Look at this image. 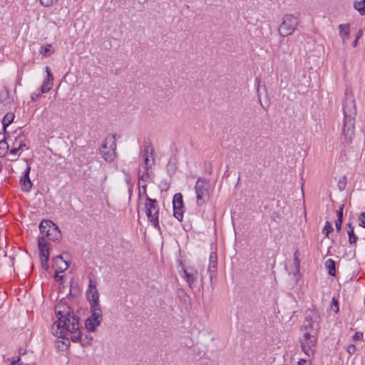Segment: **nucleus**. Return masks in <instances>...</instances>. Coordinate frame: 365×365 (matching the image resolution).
I'll return each instance as SVG.
<instances>
[{
    "label": "nucleus",
    "instance_id": "obj_11",
    "mask_svg": "<svg viewBox=\"0 0 365 365\" xmlns=\"http://www.w3.org/2000/svg\"><path fill=\"white\" fill-rule=\"evenodd\" d=\"M86 297L90 305L99 304V294L96 289V282L90 278L88 288L86 291Z\"/></svg>",
    "mask_w": 365,
    "mask_h": 365
},
{
    "label": "nucleus",
    "instance_id": "obj_17",
    "mask_svg": "<svg viewBox=\"0 0 365 365\" xmlns=\"http://www.w3.org/2000/svg\"><path fill=\"white\" fill-rule=\"evenodd\" d=\"M101 322L100 320L90 317L86 319L85 327L88 331L93 332L96 330V327L100 325Z\"/></svg>",
    "mask_w": 365,
    "mask_h": 365
},
{
    "label": "nucleus",
    "instance_id": "obj_23",
    "mask_svg": "<svg viewBox=\"0 0 365 365\" xmlns=\"http://www.w3.org/2000/svg\"><path fill=\"white\" fill-rule=\"evenodd\" d=\"M325 267L328 271V274H335L336 269H335V262L331 259H329L325 262Z\"/></svg>",
    "mask_w": 365,
    "mask_h": 365
},
{
    "label": "nucleus",
    "instance_id": "obj_35",
    "mask_svg": "<svg viewBox=\"0 0 365 365\" xmlns=\"http://www.w3.org/2000/svg\"><path fill=\"white\" fill-rule=\"evenodd\" d=\"M364 337L363 332L357 331L355 333V334L352 336V339L354 341H359L361 340Z\"/></svg>",
    "mask_w": 365,
    "mask_h": 365
},
{
    "label": "nucleus",
    "instance_id": "obj_29",
    "mask_svg": "<svg viewBox=\"0 0 365 365\" xmlns=\"http://www.w3.org/2000/svg\"><path fill=\"white\" fill-rule=\"evenodd\" d=\"M173 215L177 220L182 221L183 218V208L173 210Z\"/></svg>",
    "mask_w": 365,
    "mask_h": 365
},
{
    "label": "nucleus",
    "instance_id": "obj_19",
    "mask_svg": "<svg viewBox=\"0 0 365 365\" xmlns=\"http://www.w3.org/2000/svg\"><path fill=\"white\" fill-rule=\"evenodd\" d=\"M58 337L61 339L56 341V345H57L58 348L61 350L67 349V347L68 346V345L70 344L68 337L64 334H63V336H61V334H59V336Z\"/></svg>",
    "mask_w": 365,
    "mask_h": 365
},
{
    "label": "nucleus",
    "instance_id": "obj_21",
    "mask_svg": "<svg viewBox=\"0 0 365 365\" xmlns=\"http://www.w3.org/2000/svg\"><path fill=\"white\" fill-rule=\"evenodd\" d=\"M349 242L351 245L355 244L357 240V236L354 234V227L351 223L346 225Z\"/></svg>",
    "mask_w": 365,
    "mask_h": 365
},
{
    "label": "nucleus",
    "instance_id": "obj_2",
    "mask_svg": "<svg viewBox=\"0 0 365 365\" xmlns=\"http://www.w3.org/2000/svg\"><path fill=\"white\" fill-rule=\"evenodd\" d=\"M39 230L42 235L38 238L39 255L41 264L43 267H47L49 256V248L45 237L53 242L58 241L61 237V233L58 227L51 220H44L39 225Z\"/></svg>",
    "mask_w": 365,
    "mask_h": 365
},
{
    "label": "nucleus",
    "instance_id": "obj_26",
    "mask_svg": "<svg viewBox=\"0 0 365 365\" xmlns=\"http://www.w3.org/2000/svg\"><path fill=\"white\" fill-rule=\"evenodd\" d=\"M40 53L43 56H50L54 53V48L51 44H48L41 48Z\"/></svg>",
    "mask_w": 365,
    "mask_h": 365
},
{
    "label": "nucleus",
    "instance_id": "obj_40",
    "mask_svg": "<svg viewBox=\"0 0 365 365\" xmlns=\"http://www.w3.org/2000/svg\"><path fill=\"white\" fill-rule=\"evenodd\" d=\"M361 35H362L361 31H359V34L356 35V38H355L354 41H353V43H352V46H353L354 47H356V46H357L358 41H359V39L361 38Z\"/></svg>",
    "mask_w": 365,
    "mask_h": 365
},
{
    "label": "nucleus",
    "instance_id": "obj_34",
    "mask_svg": "<svg viewBox=\"0 0 365 365\" xmlns=\"http://www.w3.org/2000/svg\"><path fill=\"white\" fill-rule=\"evenodd\" d=\"M359 225L365 228V212H362L359 216Z\"/></svg>",
    "mask_w": 365,
    "mask_h": 365
},
{
    "label": "nucleus",
    "instance_id": "obj_3",
    "mask_svg": "<svg viewBox=\"0 0 365 365\" xmlns=\"http://www.w3.org/2000/svg\"><path fill=\"white\" fill-rule=\"evenodd\" d=\"M56 314L58 320L54 324H56L61 336L63 334L67 336L68 331L79 330L78 320L71 313L70 307L58 304L56 307Z\"/></svg>",
    "mask_w": 365,
    "mask_h": 365
},
{
    "label": "nucleus",
    "instance_id": "obj_12",
    "mask_svg": "<svg viewBox=\"0 0 365 365\" xmlns=\"http://www.w3.org/2000/svg\"><path fill=\"white\" fill-rule=\"evenodd\" d=\"M52 267L54 274H61L68 269V262L62 256L58 255L53 259Z\"/></svg>",
    "mask_w": 365,
    "mask_h": 365
},
{
    "label": "nucleus",
    "instance_id": "obj_15",
    "mask_svg": "<svg viewBox=\"0 0 365 365\" xmlns=\"http://www.w3.org/2000/svg\"><path fill=\"white\" fill-rule=\"evenodd\" d=\"M217 254L215 252H212L210 255L207 271L210 273H215L217 272Z\"/></svg>",
    "mask_w": 365,
    "mask_h": 365
},
{
    "label": "nucleus",
    "instance_id": "obj_7",
    "mask_svg": "<svg viewBox=\"0 0 365 365\" xmlns=\"http://www.w3.org/2000/svg\"><path fill=\"white\" fill-rule=\"evenodd\" d=\"M195 190L198 206H201L208 201L210 192V185L208 180L202 178L197 179Z\"/></svg>",
    "mask_w": 365,
    "mask_h": 365
},
{
    "label": "nucleus",
    "instance_id": "obj_43",
    "mask_svg": "<svg viewBox=\"0 0 365 365\" xmlns=\"http://www.w3.org/2000/svg\"><path fill=\"white\" fill-rule=\"evenodd\" d=\"M298 364L299 365H308L307 363V361L304 359L299 360V361L298 362Z\"/></svg>",
    "mask_w": 365,
    "mask_h": 365
},
{
    "label": "nucleus",
    "instance_id": "obj_27",
    "mask_svg": "<svg viewBox=\"0 0 365 365\" xmlns=\"http://www.w3.org/2000/svg\"><path fill=\"white\" fill-rule=\"evenodd\" d=\"M183 279L189 284L190 287L195 285L196 275H182Z\"/></svg>",
    "mask_w": 365,
    "mask_h": 365
},
{
    "label": "nucleus",
    "instance_id": "obj_42",
    "mask_svg": "<svg viewBox=\"0 0 365 365\" xmlns=\"http://www.w3.org/2000/svg\"><path fill=\"white\" fill-rule=\"evenodd\" d=\"M54 277L56 282L61 283L63 281V275H54Z\"/></svg>",
    "mask_w": 365,
    "mask_h": 365
},
{
    "label": "nucleus",
    "instance_id": "obj_10",
    "mask_svg": "<svg viewBox=\"0 0 365 365\" xmlns=\"http://www.w3.org/2000/svg\"><path fill=\"white\" fill-rule=\"evenodd\" d=\"M24 148L26 149L28 148L26 143V137L22 133H20L15 137L13 141L11 149L10 150V154L15 157H18L20 155L19 151L22 150Z\"/></svg>",
    "mask_w": 365,
    "mask_h": 365
},
{
    "label": "nucleus",
    "instance_id": "obj_28",
    "mask_svg": "<svg viewBox=\"0 0 365 365\" xmlns=\"http://www.w3.org/2000/svg\"><path fill=\"white\" fill-rule=\"evenodd\" d=\"M332 230H333V227L331 226V224L329 221H327L326 223H325L324 227L322 229V232L324 234L325 237H328L329 233Z\"/></svg>",
    "mask_w": 365,
    "mask_h": 365
},
{
    "label": "nucleus",
    "instance_id": "obj_8",
    "mask_svg": "<svg viewBox=\"0 0 365 365\" xmlns=\"http://www.w3.org/2000/svg\"><path fill=\"white\" fill-rule=\"evenodd\" d=\"M298 24L297 19L292 14H286L279 27V33L282 37L291 35Z\"/></svg>",
    "mask_w": 365,
    "mask_h": 365
},
{
    "label": "nucleus",
    "instance_id": "obj_41",
    "mask_svg": "<svg viewBox=\"0 0 365 365\" xmlns=\"http://www.w3.org/2000/svg\"><path fill=\"white\" fill-rule=\"evenodd\" d=\"M41 98L40 93H33L31 94V98L33 101H36Z\"/></svg>",
    "mask_w": 365,
    "mask_h": 365
},
{
    "label": "nucleus",
    "instance_id": "obj_36",
    "mask_svg": "<svg viewBox=\"0 0 365 365\" xmlns=\"http://www.w3.org/2000/svg\"><path fill=\"white\" fill-rule=\"evenodd\" d=\"M344 205H341L339 207V210L336 211V216L337 219H340L343 220V210H344Z\"/></svg>",
    "mask_w": 365,
    "mask_h": 365
},
{
    "label": "nucleus",
    "instance_id": "obj_6",
    "mask_svg": "<svg viewBox=\"0 0 365 365\" xmlns=\"http://www.w3.org/2000/svg\"><path fill=\"white\" fill-rule=\"evenodd\" d=\"M100 153L107 162H113L117 157L116 142L113 135L107 136L103 141Z\"/></svg>",
    "mask_w": 365,
    "mask_h": 365
},
{
    "label": "nucleus",
    "instance_id": "obj_9",
    "mask_svg": "<svg viewBox=\"0 0 365 365\" xmlns=\"http://www.w3.org/2000/svg\"><path fill=\"white\" fill-rule=\"evenodd\" d=\"M153 148L150 145L146 146L143 151V166L145 171L143 172V173L140 175V178L141 180H144L145 177L148 176V170L151 166L153 165L154 163V159H150V157H152L153 155Z\"/></svg>",
    "mask_w": 365,
    "mask_h": 365
},
{
    "label": "nucleus",
    "instance_id": "obj_31",
    "mask_svg": "<svg viewBox=\"0 0 365 365\" xmlns=\"http://www.w3.org/2000/svg\"><path fill=\"white\" fill-rule=\"evenodd\" d=\"M71 333V339L73 341H78L80 339V332L78 330H75L73 331H68Z\"/></svg>",
    "mask_w": 365,
    "mask_h": 365
},
{
    "label": "nucleus",
    "instance_id": "obj_1",
    "mask_svg": "<svg viewBox=\"0 0 365 365\" xmlns=\"http://www.w3.org/2000/svg\"><path fill=\"white\" fill-rule=\"evenodd\" d=\"M319 316L315 313H310L306 316L304 324L302 327L303 333L301 339L302 351L308 356H313L315 351L317 334L319 329Z\"/></svg>",
    "mask_w": 365,
    "mask_h": 365
},
{
    "label": "nucleus",
    "instance_id": "obj_4",
    "mask_svg": "<svg viewBox=\"0 0 365 365\" xmlns=\"http://www.w3.org/2000/svg\"><path fill=\"white\" fill-rule=\"evenodd\" d=\"M343 110L344 115L343 135L345 140L349 143L354 135V115L356 113L355 103L351 96L346 95Z\"/></svg>",
    "mask_w": 365,
    "mask_h": 365
},
{
    "label": "nucleus",
    "instance_id": "obj_5",
    "mask_svg": "<svg viewBox=\"0 0 365 365\" xmlns=\"http://www.w3.org/2000/svg\"><path fill=\"white\" fill-rule=\"evenodd\" d=\"M145 202H144V210L145 214L151 222V224L154 226V227L157 229H160L159 226V207L158 205V202L155 200L150 199L148 197L145 192Z\"/></svg>",
    "mask_w": 365,
    "mask_h": 365
},
{
    "label": "nucleus",
    "instance_id": "obj_32",
    "mask_svg": "<svg viewBox=\"0 0 365 365\" xmlns=\"http://www.w3.org/2000/svg\"><path fill=\"white\" fill-rule=\"evenodd\" d=\"M294 264L296 268V272H299V260L297 252H295L294 254Z\"/></svg>",
    "mask_w": 365,
    "mask_h": 365
},
{
    "label": "nucleus",
    "instance_id": "obj_13",
    "mask_svg": "<svg viewBox=\"0 0 365 365\" xmlns=\"http://www.w3.org/2000/svg\"><path fill=\"white\" fill-rule=\"evenodd\" d=\"M46 78L43 80L40 88L41 93H46L50 91L53 85V76L49 67H46Z\"/></svg>",
    "mask_w": 365,
    "mask_h": 365
},
{
    "label": "nucleus",
    "instance_id": "obj_14",
    "mask_svg": "<svg viewBox=\"0 0 365 365\" xmlns=\"http://www.w3.org/2000/svg\"><path fill=\"white\" fill-rule=\"evenodd\" d=\"M30 170L31 168L29 165H27L24 172V175L23 177H21L20 180L21 189L25 192H29L31 190L32 185L31 182L29 179Z\"/></svg>",
    "mask_w": 365,
    "mask_h": 365
},
{
    "label": "nucleus",
    "instance_id": "obj_18",
    "mask_svg": "<svg viewBox=\"0 0 365 365\" xmlns=\"http://www.w3.org/2000/svg\"><path fill=\"white\" fill-rule=\"evenodd\" d=\"M91 317L96 318V319L100 320L101 322H102L103 314H102V310L101 309L99 304L91 305Z\"/></svg>",
    "mask_w": 365,
    "mask_h": 365
},
{
    "label": "nucleus",
    "instance_id": "obj_39",
    "mask_svg": "<svg viewBox=\"0 0 365 365\" xmlns=\"http://www.w3.org/2000/svg\"><path fill=\"white\" fill-rule=\"evenodd\" d=\"M342 220L336 219L335 221V227L337 232H340L341 228Z\"/></svg>",
    "mask_w": 365,
    "mask_h": 365
},
{
    "label": "nucleus",
    "instance_id": "obj_24",
    "mask_svg": "<svg viewBox=\"0 0 365 365\" xmlns=\"http://www.w3.org/2000/svg\"><path fill=\"white\" fill-rule=\"evenodd\" d=\"M9 145L5 138L0 140V156L5 155L9 150Z\"/></svg>",
    "mask_w": 365,
    "mask_h": 365
},
{
    "label": "nucleus",
    "instance_id": "obj_30",
    "mask_svg": "<svg viewBox=\"0 0 365 365\" xmlns=\"http://www.w3.org/2000/svg\"><path fill=\"white\" fill-rule=\"evenodd\" d=\"M10 365H34L31 364L24 363L21 361L19 357L13 358L11 361Z\"/></svg>",
    "mask_w": 365,
    "mask_h": 365
},
{
    "label": "nucleus",
    "instance_id": "obj_44",
    "mask_svg": "<svg viewBox=\"0 0 365 365\" xmlns=\"http://www.w3.org/2000/svg\"><path fill=\"white\" fill-rule=\"evenodd\" d=\"M139 198H140V200H142V197H141L140 194Z\"/></svg>",
    "mask_w": 365,
    "mask_h": 365
},
{
    "label": "nucleus",
    "instance_id": "obj_16",
    "mask_svg": "<svg viewBox=\"0 0 365 365\" xmlns=\"http://www.w3.org/2000/svg\"><path fill=\"white\" fill-rule=\"evenodd\" d=\"M339 36L342 38L343 44L345 43L346 40L349 38L350 34V24H344L339 26Z\"/></svg>",
    "mask_w": 365,
    "mask_h": 365
},
{
    "label": "nucleus",
    "instance_id": "obj_25",
    "mask_svg": "<svg viewBox=\"0 0 365 365\" xmlns=\"http://www.w3.org/2000/svg\"><path fill=\"white\" fill-rule=\"evenodd\" d=\"M354 9L357 10L361 15L365 14V0L354 2Z\"/></svg>",
    "mask_w": 365,
    "mask_h": 365
},
{
    "label": "nucleus",
    "instance_id": "obj_33",
    "mask_svg": "<svg viewBox=\"0 0 365 365\" xmlns=\"http://www.w3.org/2000/svg\"><path fill=\"white\" fill-rule=\"evenodd\" d=\"M40 3L44 6H50L57 2L58 0H39Z\"/></svg>",
    "mask_w": 365,
    "mask_h": 365
},
{
    "label": "nucleus",
    "instance_id": "obj_37",
    "mask_svg": "<svg viewBox=\"0 0 365 365\" xmlns=\"http://www.w3.org/2000/svg\"><path fill=\"white\" fill-rule=\"evenodd\" d=\"M332 304L334 306L333 309H334V312H336V313L338 312H339V303H338V300L335 297H334L332 299Z\"/></svg>",
    "mask_w": 365,
    "mask_h": 365
},
{
    "label": "nucleus",
    "instance_id": "obj_38",
    "mask_svg": "<svg viewBox=\"0 0 365 365\" xmlns=\"http://www.w3.org/2000/svg\"><path fill=\"white\" fill-rule=\"evenodd\" d=\"M346 351L350 355H351L356 351V347L354 344H349L346 347Z\"/></svg>",
    "mask_w": 365,
    "mask_h": 365
},
{
    "label": "nucleus",
    "instance_id": "obj_22",
    "mask_svg": "<svg viewBox=\"0 0 365 365\" xmlns=\"http://www.w3.org/2000/svg\"><path fill=\"white\" fill-rule=\"evenodd\" d=\"M173 210L183 208L182 196L180 193H176L173 200Z\"/></svg>",
    "mask_w": 365,
    "mask_h": 365
},
{
    "label": "nucleus",
    "instance_id": "obj_20",
    "mask_svg": "<svg viewBox=\"0 0 365 365\" xmlns=\"http://www.w3.org/2000/svg\"><path fill=\"white\" fill-rule=\"evenodd\" d=\"M15 118V115L12 112H9L4 115L2 119V124L4 130H5L6 127H8L13 121Z\"/></svg>",
    "mask_w": 365,
    "mask_h": 365
}]
</instances>
